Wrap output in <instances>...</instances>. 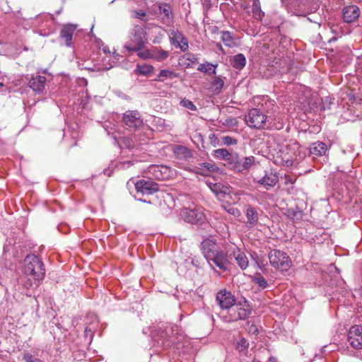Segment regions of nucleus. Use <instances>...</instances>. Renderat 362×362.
Instances as JSON below:
<instances>
[{"label": "nucleus", "instance_id": "09e8293b", "mask_svg": "<svg viewBox=\"0 0 362 362\" xmlns=\"http://www.w3.org/2000/svg\"><path fill=\"white\" fill-rule=\"evenodd\" d=\"M177 150L179 151H180L182 153L185 154V157H187V156H189L190 155V152L189 151V150L185 147V146H179L177 147Z\"/></svg>", "mask_w": 362, "mask_h": 362}, {"label": "nucleus", "instance_id": "79ce46f5", "mask_svg": "<svg viewBox=\"0 0 362 362\" xmlns=\"http://www.w3.org/2000/svg\"><path fill=\"white\" fill-rule=\"evenodd\" d=\"M178 34H182L181 33L178 32V31H172L171 32V40H172V42L173 45H175V46L178 47V45H180V40L181 38L180 37H178Z\"/></svg>", "mask_w": 362, "mask_h": 362}, {"label": "nucleus", "instance_id": "4d7b16f0", "mask_svg": "<svg viewBox=\"0 0 362 362\" xmlns=\"http://www.w3.org/2000/svg\"><path fill=\"white\" fill-rule=\"evenodd\" d=\"M3 86V83H0V88Z\"/></svg>", "mask_w": 362, "mask_h": 362}, {"label": "nucleus", "instance_id": "2f4dec72", "mask_svg": "<svg viewBox=\"0 0 362 362\" xmlns=\"http://www.w3.org/2000/svg\"><path fill=\"white\" fill-rule=\"evenodd\" d=\"M213 64L206 62V64H200L197 70L206 74H215V69H212Z\"/></svg>", "mask_w": 362, "mask_h": 362}, {"label": "nucleus", "instance_id": "ea45409f", "mask_svg": "<svg viewBox=\"0 0 362 362\" xmlns=\"http://www.w3.org/2000/svg\"><path fill=\"white\" fill-rule=\"evenodd\" d=\"M178 37L181 38L180 45H178V47L182 51H186L189 47L187 39L182 34H178Z\"/></svg>", "mask_w": 362, "mask_h": 362}, {"label": "nucleus", "instance_id": "4be33fe9", "mask_svg": "<svg viewBox=\"0 0 362 362\" xmlns=\"http://www.w3.org/2000/svg\"><path fill=\"white\" fill-rule=\"evenodd\" d=\"M233 255L239 267L245 269L248 266V260L245 253L238 250L233 252Z\"/></svg>", "mask_w": 362, "mask_h": 362}, {"label": "nucleus", "instance_id": "de8ad7c7", "mask_svg": "<svg viewBox=\"0 0 362 362\" xmlns=\"http://www.w3.org/2000/svg\"><path fill=\"white\" fill-rule=\"evenodd\" d=\"M23 358L25 362H33L35 359V358L29 352L24 353Z\"/></svg>", "mask_w": 362, "mask_h": 362}, {"label": "nucleus", "instance_id": "6e6552de", "mask_svg": "<svg viewBox=\"0 0 362 362\" xmlns=\"http://www.w3.org/2000/svg\"><path fill=\"white\" fill-rule=\"evenodd\" d=\"M122 121L130 129H137L143 125V119L136 110H127L123 114Z\"/></svg>", "mask_w": 362, "mask_h": 362}, {"label": "nucleus", "instance_id": "f257e3e1", "mask_svg": "<svg viewBox=\"0 0 362 362\" xmlns=\"http://www.w3.org/2000/svg\"><path fill=\"white\" fill-rule=\"evenodd\" d=\"M24 262V272L27 275L32 276L37 281H41L44 279L45 268L39 257L34 255H28L25 257Z\"/></svg>", "mask_w": 362, "mask_h": 362}, {"label": "nucleus", "instance_id": "423d86ee", "mask_svg": "<svg viewBox=\"0 0 362 362\" xmlns=\"http://www.w3.org/2000/svg\"><path fill=\"white\" fill-rule=\"evenodd\" d=\"M267 118V115L259 109L252 108L246 115L245 122L250 127L260 129L264 127Z\"/></svg>", "mask_w": 362, "mask_h": 362}, {"label": "nucleus", "instance_id": "a211bd4d", "mask_svg": "<svg viewBox=\"0 0 362 362\" xmlns=\"http://www.w3.org/2000/svg\"><path fill=\"white\" fill-rule=\"evenodd\" d=\"M246 217L247 219V224L249 227L252 228L258 223V214L257 210L251 205L247 206Z\"/></svg>", "mask_w": 362, "mask_h": 362}, {"label": "nucleus", "instance_id": "f8f14e48", "mask_svg": "<svg viewBox=\"0 0 362 362\" xmlns=\"http://www.w3.org/2000/svg\"><path fill=\"white\" fill-rule=\"evenodd\" d=\"M77 25L74 24L64 25L60 31L59 37L67 47L72 45V37Z\"/></svg>", "mask_w": 362, "mask_h": 362}, {"label": "nucleus", "instance_id": "864d4df0", "mask_svg": "<svg viewBox=\"0 0 362 362\" xmlns=\"http://www.w3.org/2000/svg\"><path fill=\"white\" fill-rule=\"evenodd\" d=\"M257 263L259 268L262 269L263 267L266 265V263H264V260H257Z\"/></svg>", "mask_w": 362, "mask_h": 362}, {"label": "nucleus", "instance_id": "2eb2a0df", "mask_svg": "<svg viewBox=\"0 0 362 362\" xmlns=\"http://www.w3.org/2000/svg\"><path fill=\"white\" fill-rule=\"evenodd\" d=\"M45 81L46 78L45 76H37L30 79L28 86L35 93H41L45 88Z\"/></svg>", "mask_w": 362, "mask_h": 362}, {"label": "nucleus", "instance_id": "6ab92c4d", "mask_svg": "<svg viewBox=\"0 0 362 362\" xmlns=\"http://www.w3.org/2000/svg\"><path fill=\"white\" fill-rule=\"evenodd\" d=\"M327 150V145L322 141L314 142L309 147L310 153L317 156L325 155Z\"/></svg>", "mask_w": 362, "mask_h": 362}, {"label": "nucleus", "instance_id": "e433bc0d", "mask_svg": "<svg viewBox=\"0 0 362 362\" xmlns=\"http://www.w3.org/2000/svg\"><path fill=\"white\" fill-rule=\"evenodd\" d=\"M221 207L226 210L228 214L234 216H238L240 215V211L235 207H233L230 204H222Z\"/></svg>", "mask_w": 362, "mask_h": 362}, {"label": "nucleus", "instance_id": "7c9ffc66", "mask_svg": "<svg viewBox=\"0 0 362 362\" xmlns=\"http://www.w3.org/2000/svg\"><path fill=\"white\" fill-rule=\"evenodd\" d=\"M120 146L123 148H126L128 149H132L135 146L134 141L129 137L124 136L120 139L119 141Z\"/></svg>", "mask_w": 362, "mask_h": 362}, {"label": "nucleus", "instance_id": "4468645a", "mask_svg": "<svg viewBox=\"0 0 362 362\" xmlns=\"http://www.w3.org/2000/svg\"><path fill=\"white\" fill-rule=\"evenodd\" d=\"M257 182L264 186L267 189H269L274 187L279 182V177L273 173H266Z\"/></svg>", "mask_w": 362, "mask_h": 362}, {"label": "nucleus", "instance_id": "aec40b11", "mask_svg": "<svg viewBox=\"0 0 362 362\" xmlns=\"http://www.w3.org/2000/svg\"><path fill=\"white\" fill-rule=\"evenodd\" d=\"M244 304L241 301H239L238 305L240 307L238 310V316L239 320H245L251 314V308L248 305V302L245 298L243 300Z\"/></svg>", "mask_w": 362, "mask_h": 362}, {"label": "nucleus", "instance_id": "9b49d317", "mask_svg": "<svg viewBox=\"0 0 362 362\" xmlns=\"http://www.w3.org/2000/svg\"><path fill=\"white\" fill-rule=\"evenodd\" d=\"M216 299L222 309H229L236 303L235 296L226 289L218 291Z\"/></svg>", "mask_w": 362, "mask_h": 362}, {"label": "nucleus", "instance_id": "0eeeda50", "mask_svg": "<svg viewBox=\"0 0 362 362\" xmlns=\"http://www.w3.org/2000/svg\"><path fill=\"white\" fill-rule=\"evenodd\" d=\"M206 259L213 269H214L213 266L214 264L223 272L228 269L230 264L227 254L223 251H216L210 256V258H206Z\"/></svg>", "mask_w": 362, "mask_h": 362}, {"label": "nucleus", "instance_id": "412c9836", "mask_svg": "<svg viewBox=\"0 0 362 362\" xmlns=\"http://www.w3.org/2000/svg\"><path fill=\"white\" fill-rule=\"evenodd\" d=\"M230 64L236 69H243L246 64V58L243 54L239 53L230 59Z\"/></svg>", "mask_w": 362, "mask_h": 362}, {"label": "nucleus", "instance_id": "1a4fd4ad", "mask_svg": "<svg viewBox=\"0 0 362 362\" xmlns=\"http://www.w3.org/2000/svg\"><path fill=\"white\" fill-rule=\"evenodd\" d=\"M135 188L137 193L144 194H153L159 191V185L158 183L150 180H141L135 183Z\"/></svg>", "mask_w": 362, "mask_h": 362}, {"label": "nucleus", "instance_id": "5701e85b", "mask_svg": "<svg viewBox=\"0 0 362 362\" xmlns=\"http://www.w3.org/2000/svg\"><path fill=\"white\" fill-rule=\"evenodd\" d=\"M252 11L254 17L257 19L260 20L264 16V12L261 10L259 0H252Z\"/></svg>", "mask_w": 362, "mask_h": 362}, {"label": "nucleus", "instance_id": "58836bf2", "mask_svg": "<svg viewBox=\"0 0 362 362\" xmlns=\"http://www.w3.org/2000/svg\"><path fill=\"white\" fill-rule=\"evenodd\" d=\"M221 140H222L223 145H226V146L236 145L238 143V141L236 139L229 136H222Z\"/></svg>", "mask_w": 362, "mask_h": 362}, {"label": "nucleus", "instance_id": "393cba45", "mask_svg": "<svg viewBox=\"0 0 362 362\" xmlns=\"http://www.w3.org/2000/svg\"><path fill=\"white\" fill-rule=\"evenodd\" d=\"M293 1L298 6H308V10L311 11L313 9H316L319 0H293Z\"/></svg>", "mask_w": 362, "mask_h": 362}, {"label": "nucleus", "instance_id": "13d9d810", "mask_svg": "<svg viewBox=\"0 0 362 362\" xmlns=\"http://www.w3.org/2000/svg\"><path fill=\"white\" fill-rule=\"evenodd\" d=\"M141 202H145L146 200L140 199Z\"/></svg>", "mask_w": 362, "mask_h": 362}, {"label": "nucleus", "instance_id": "a18cd8bd", "mask_svg": "<svg viewBox=\"0 0 362 362\" xmlns=\"http://www.w3.org/2000/svg\"><path fill=\"white\" fill-rule=\"evenodd\" d=\"M209 139L211 144L214 147H216L218 144V138L215 134H210L209 136Z\"/></svg>", "mask_w": 362, "mask_h": 362}, {"label": "nucleus", "instance_id": "c85d7f7f", "mask_svg": "<svg viewBox=\"0 0 362 362\" xmlns=\"http://www.w3.org/2000/svg\"><path fill=\"white\" fill-rule=\"evenodd\" d=\"M169 56V53L164 50H154L152 51V59H154L158 62H162L167 59Z\"/></svg>", "mask_w": 362, "mask_h": 362}, {"label": "nucleus", "instance_id": "5fc2aeb1", "mask_svg": "<svg viewBox=\"0 0 362 362\" xmlns=\"http://www.w3.org/2000/svg\"><path fill=\"white\" fill-rule=\"evenodd\" d=\"M216 47L220 50L223 53H225L224 50H223V48L222 47V45L220 44V43H217L216 44Z\"/></svg>", "mask_w": 362, "mask_h": 362}, {"label": "nucleus", "instance_id": "39448f33", "mask_svg": "<svg viewBox=\"0 0 362 362\" xmlns=\"http://www.w3.org/2000/svg\"><path fill=\"white\" fill-rule=\"evenodd\" d=\"M181 216L189 223L202 225L205 223L206 216L200 208H185L181 211Z\"/></svg>", "mask_w": 362, "mask_h": 362}, {"label": "nucleus", "instance_id": "49530a36", "mask_svg": "<svg viewBox=\"0 0 362 362\" xmlns=\"http://www.w3.org/2000/svg\"><path fill=\"white\" fill-rule=\"evenodd\" d=\"M146 16V12L140 11H135V16L134 18L141 19L144 21H147L148 18H144Z\"/></svg>", "mask_w": 362, "mask_h": 362}, {"label": "nucleus", "instance_id": "603ef678", "mask_svg": "<svg viewBox=\"0 0 362 362\" xmlns=\"http://www.w3.org/2000/svg\"><path fill=\"white\" fill-rule=\"evenodd\" d=\"M132 165V163L131 161H126V162H124L123 163H122V168L124 169L128 168Z\"/></svg>", "mask_w": 362, "mask_h": 362}, {"label": "nucleus", "instance_id": "cd10ccee", "mask_svg": "<svg viewBox=\"0 0 362 362\" xmlns=\"http://www.w3.org/2000/svg\"><path fill=\"white\" fill-rule=\"evenodd\" d=\"M180 76V74L173 72L169 69H162L159 73V77L163 78L160 81H163L165 79L177 78Z\"/></svg>", "mask_w": 362, "mask_h": 362}, {"label": "nucleus", "instance_id": "f704fd0d", "mask_svg": "<svg viewBox=\"0 0 362 362\" xmlns=\"http://www.w3.org/2000/svg\"><path fill=\"white\" fill-rule=\"evenodd\" d=\"M162 170H164L165 172L168 170V168L164 166H152L151 167L150 171L152 172L157 178L163 179V177L162 176Z\"/></svg>", "mask_w": 362, "mask_h": 362}, {"label": "nucleus", "instance_id": "6e6d98bb", "mask_svg": "<svg viewBox=\"0 0 362 362\" xmlns=\"http://www.w3.org/2000/svg\"><path fill=\"white\" fill-rule=\"evenodd\" d=\"M33 362H44L42 361V360L37 358H35V361H33Z\"/></svg>", "mask_w": 362, "mask_h": 362}, {"label": "nucleus", "instance_id": "b1692460", "mask_svg": "<svg viewBox=\"0 0 362 362\" xmlns=\"http://www.w3.org/2000/svg\"><path fill=\"white\" fill-rule=\"evenodd\" d=\"M233 152H229L226 148H218L214 151V156L217 158L225 160L227 163Z\"/></svg>", "mask_w": 362, "mask_h": 362}, {"label": "nucleus", "instance_id": "c9c22d12", "mask_svg": "<svg viewBox=\"0 0 362 362\" xmlns=\"http://www.w3.org/2000/svg\"><path fill=\"white\" fill-rule=\"evenodd\" d=\"M253 281L262 289L266 288L268 286L267 281L261 275L254 277Z\"/></svg>", "mask_w": 362, "mask_h": 362}, {"label": "nucleus", "instance_id": "ddd939ff", "mask_svg": "<svg viewBox=\"0 0 362 362\" xmlns=\"http://www.w3.org/2000/svg\"><path fill=\"white\" fill-rule=\"evenodd\" d=\"M360 13V9L357 6H347L343 9V18L345 22L351 23L358 18Z\"/></svg>", "mask_w": 362, "mask_h": 362}, {"label": "nucleus", "instance_id": "c756f323", "mask_svg": "<svg viewBox=\"0 0 362 362\" xmlns=\"http://www.w3.org/2000/svg\"><path fill=\"white\" fill-rule=\"evenodd\" d=\"M209 186L211 191L217 195L223 194L225 196L228 194L226 190L223 189L224 187L218 183H210Z\"/></svg>", "mask_w": 362, "mask_h": 362}, {"label": "nucleus", "instance_id": "4c0bfd02", "mask_svg": "<svg viewBox=\"0 0 362 362\" xmlns=\"http://www.w3.org/2000/svg\"><path fill=\"white\" fill-rule=\"evenodd\" d=\"M180 105L184 107H186L190 110H192V111H195L197 110V107L196 105L189 100H187V99H182L181 101H180Z\"/></svg>", "mask_w": 362, "mask_h": 362}, {"label": "nucleus", "instance_id": "9d476101", "mask_svg": "<svg viewBox=\"0 0 362 362\" xmlns=\"http://www.w3.org/2000/svg\"><path fill=\"white\" fill-rule=\"evenodd\" d=\"M348 341L356 349H362V327L359 325L352 326L348 333Z\"/></svg>", "mask_w": 362, "mask_h": 362}, {"label": "nucleus", "instance_id": "473e14b6", "mask_svg": "<svg viewBox=\"0 0 362 362\" xmlns=\"http://www.w3.org/2000/svg\"><path fill=\"white\" fill-rule=\"evenodd\" d=\"M211 84L214 92L219 93L223 87L224 82L220 77L216 76Z\"/></svg>", "mask_w": 362, "mask_h": 362}, {"label": "nucleus", "instance_id": "8fccbe9b", "mask_svg": "<svg viewBox=\"0 0 362 362\" xmlns=\"http://www.w3.org/2000/svg\"><path fill=\"white\" fill-rule=\"evenodd\" d=\"M188 57H187V60L189 61L192 64H195L198 61V58L195 54H188Z\"/></svg>", "mask_w": 362, "mask_h": 362}, {"label": "nucleus", "instance_id": "20e7f679", "mask_svg": "<svg viewBox=\"0 0 362 362\" xmlns=\"http://www.w3.org/2000/svg\"><path fill=\"white\" fill-rule=\"evenodd\" d=\"M255 162V157L240 158L238 153L233 152L228 162L225 164L230 169L241 173L248 170Z\"/></svg>", "mask_w": 362, "mask_h": 362}, {"label": "nucleus", "instance_id": "37998d69", "mask_svg": "<svg viewBox=\"0 0 362 362\" xmlns=\"http://www.w3.org/2000/svg\"><path fill=\"white\" fill-rule=\"evenodd\" d=\"M138 56L143 59H152V52H150L149 50L139 52L138 53Z\"/></svg>", "mask_w": 362, "mask_h": 362}, {"label": "nucleus", "instance_id": "dca6fc26", "mask_svg": "<svg viewBox=\"0 0 362 362\" xmlns=\"http://www.w3.org/2000/svg\"><path fill=\"white\" fill-rule=\"evenodd\" d=\"M159 13L163 14L162 22L164 23H169L173 19V13L170 5L168 3H162L158 5Z\"/></svg>", "mask_w": 362, "mask_h": 362}, {"label": "nucleus", "instance_id": "72a5a7b5", "mask_svg": "<svg viewBox=\"0 0 362 362\" xmlns=\"http://www.w3.org/2000/svg\"><path fill=\"white\" fill-rule=\"evenodd\" d=\"M200 170H203V174L205 173L216 172L218 169L215 165L209 163H202L200 164Z\"/></svg>", "mask_w": 362, "mask_h": 362}, {"label": "nucleus", "instance_id": "a19ab883", "mask_svg": "<svg viewBox=\"0 0 362 362\" xmlns=\"http://www.w3.org/2000/svg\"><path fill=\"white\" fill-rule=\"evenodd\" d=\"M332 103H332L331 98H329V97H325V98L322 99V107H321V109L323 110H326L330 109V106H331V105Z\"/></svg>", "mask_w": 362, "mask_h": 362}, {"label": "nucleus", "instance_id": "f3484780", "mask_svg": "<svg viewBox=\"0 0 362 362\" xmlns=\"http://www.w3.org/2000/svg\"><path fill=\"white\" fill-rule=\"evenodd\" d=\"M201 247L205 258H210V256L214 254L216 250V243L210 239H205L202 242Z\"/></svg>", "mask_w": 362, "mask_h": 362}, {"label": "nucleus", "instance_id": "f03ea898", "mask_svg": "<svg viewBox=\"0 0 362 362\" xmlns=\"http://www.w3.org/2000/svg\"><path fill=\"white\" fill-rule=\"evenodd\" d=\"M129 42L124 47L129 51L138 52L141 50L147 42L145 28L140 25H136L129 33Z\"/></svg>", "mask_w": 362, "mask_h": 362}, {"label": "nucleus", "instance_id": "3c124183", "mask_svg": "<svg viewBox=\"0 0 362 362\" xmlns=\"http://www.w3.org/2000/svg\"><path fill=\"white\" fill-rule=\"evenodd\" d=\"M238 346H240L243 349H246L248 347L249 343L247 342V341L245 339L243 338L238 342Z\"/></svg>", "mask_w": 362, "mask_h": 362}, {"label": "nucleus", "instance_id": "7ed1b4c3", "mask_svg": "<svg viewBox=\"0 0 362 362\" xmlns=\"http://www.w3.org/2000/svg\"><path fill=\"white\" fill-rule=\"evenodd\" d=\"M270 264L276 269L287 271L291 265L290 257L280 250H272L269 255Z\"/></svg>", "mask_w": 362, "mask_h": 362}, {"label": "nucleus", "instance_id": "bb28decb", "mask_svg": "<svg viewBox=\"0 0 362 362\" xmlns=\"http://www.w3.org/2000/svg\"><path fill=\"white\" fill-rule=\"evenodd\" d=\"M153 70V67L149 64L137 65L135 73L139 75L147 76L151 73Z\"/></svg>", "mask_w": 362, "mask_h": 362}, {"label": "nucleus", "instance_id": "a878e982", "mask_svg": "<svg viewBox=\"0 0 362 362\" xmlns=\"http://www.w3.org/2000/svg\"><path fill=\"white\" fill-rule=\"evenodd\" d=\"M221 40L224 45L228 47H233L235 45V42L231 36V34L228 31H223L221 33Z\"/></svg>", "mask_w": 362, "mask_h": 362}, {"label": "nucleus", "instance_id": "c03bdc74", "mask_svg": "<svg viewBox=\"0 0 362 362\" xmlns=\"http://www.w3.org/2000/svg\"><path fill=\"white\" fill-rule=\"evenodd\" d=\"M247 330L248 332L251 334L257 335L259 333V330L257 326L254 324H250V322H248Z\"/></svg>", "mask_w": 362, "mask_h": 362}]
</instances>
